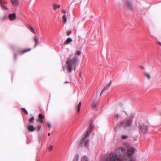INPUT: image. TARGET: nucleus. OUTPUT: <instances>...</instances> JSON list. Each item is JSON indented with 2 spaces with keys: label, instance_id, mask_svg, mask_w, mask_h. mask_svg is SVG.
<instances>
[{
  "label": "nucleus",
  "instance_id": "f257e3e1",
  "mask_svg": "<svg viewBox=\"0 0 161 161\" xmlns=\"http://www.w3.org/2000/svg\"><path fill=\"white\" fill-rule=\"evenodd\" d=\"M66 63L67 64V69L69 72H71L74 67L75 70L76 68V66L78 65V63L79 61V58L77 57H74L72 59L70 57L67 58Z\"/></svg>",
  "mask_w": 161,
  "mask_h": 161
},
{
  "label": "nucleus",
  "instance_id": "f03ea898",
  "mask_svg": "<svg viewBox=\"0 0 161 161\" xmlns=\"http://www.w3.org/2000/svg\"><path fill=\"white\" fill-rule=\"evenodd\" d=\"M132 121L131 119L126 118L123 121L117 124V126L119 128L121 127H123L124 128L128 127L131 125Z\"/></svg>",
  "mask_w": 161,
  "mask_h": 161
},
{
  "label": "nucleus",
  "instance_id": "7ed1b4c3",
  "mask_svg": "<svg viewBox=\"0 0 161 161\" xmlns=\"http://www.w3.org/2000/svg\"><path fill=\"white\" fill-rule=\"evenodd\" d=\"M94 127V125L92 121L90 122V124L89 125V128L86 130V133L84 135V136L82 138V140L81 142V144L84 140H85L86 138L88 136L90 133L91 132L92 129Z\"/></svg>",
  "mask_w": 161,
  "mask_h": 161
},
{
  "label": "nucleus",
  "instance_id": "20e7f679",
  "mask_svg": "<svg viewBox=\"0 0 161 161\" xmlns=\"http://www.w3.org/2000/svg\"><path fill=\"white\" fill-rule=\"evenodd\" d=\"M121 156V155L119 154L118 155H116L113 153H111L109 154V158H107L106 161H118L117 160L120 161L121 160L120 158V156Z\"/></svg>",
  "mask_w": 161,
  "mask_h": 161
},
{
  "label": "nucleus",
  "instance_id": "39448f33",
  "mask_svg": "<svg viewBox=\"0 0 161 161\" xmlns=\"http://www.w3.org/2000/svg\"><path fill=\"white\" fill-rule=\"evenodd\" d=\"M139 128L141 132L143 133H146L148 131V126L144 124L141 123L139 124Z\"/></svg>",
  "mask_w": 161,
  "mask_h": 161
},
{
  "label": "nucleus",
  "instance_id": "423d86ee",
  "mask_svg": "<svg viewBox=\"0 0 161 161\" xmlns=\"http://www.w3.org/2000/svg\"><path fill=\"white\" fill-rule=\"evenodd\" d=\"M134 149L133 147H130L127 150L126 155L130 160L132 159L131 156L134 153Z\"/></svg>",
  "mask_w": 161,
  "mask_h": 161
},
{
  "label": "nucleus",
  "instance_id": "0eeeda50",
  "mask_svg": "<svg viewBox=\"0 0 161 161\" xmlns=\"http://www.w3.org/2000/svg\"><path fill=\"white\" fill-rule=\"evenodd\" d=\"M79 157V155L78 154H76L73 161H78ZM88 158L86 156L83 157L81 158V161H88Z\"/></svg>",
  "mask_w": 161,
  "mask_h": 161
},
{
  "label": "nucleus",
  "instance_id": "6e6552de",
  "mask_svg": "<svg viewBox=\"0 0 161 161\" xmlns=\"http://www.w3.org/2000/svg\"><path fill=\"white\" fill-rule=\"evenodd\" d=\"M125 3L128 9L130 10H132V3L130 1V0H125Z\"/></svg>",
  "mask_w": 161,
  "mask_h": 161
},
{
  "label": "nucleus",
  "instance_id": "1a4fd4ad",
  "mask_svg": "<svg viewBox=\"0 0 161 161\" xmlns=\"http://www.w3.org/2000/svg\"><path fill=\"white\" fill-rule=\"evenodd\" d=\"M86 138L83 141V142H82V143L81 144V142L82 140V139L80 141V144H79V146L81 147L82 146V144L84 142V146L85 147H89V140L88 139H87V140H86Z\"/></svg>",
  "mask_w": 161,
  "mask_h": 161
},
{
  "label": "nucleus",
  "instance_id": "9d476101",
  "mask_svg": "<svg viewBox=\"0 0 161 161\" xmlns=\"http://www.w3.org/2000/svg\"><path fill=\"white\" fill-rule=\"evenodd\" d=\"M27 130L33 132L35 130L36 128L34 127L33 125H28L27 126Z\"/></svg>",
  "mask_w": 161,
  "mask_h": 161
},
{
  "label": "nucleus",
  "instance_id": "9b49d317",
  "mask_svg": "<svg viewBox=\"0 0 161 161\" xmlns=\"http://www.w3.org/2000/svg\"><path fill=\"white\" fill-rule=\"evenodd\" d=\"M112 82V81L111 80L110 81V82L108 84H107L106 86H105L104 87L103 89L102 90V91H101V92L100 93V96H101V95L102 92L104 90H106V89H107L111 85Z\"/></svg>",
  "mask_w": 161,
  "mask_h": 161
},
{
  "label": "nucleus",
  "instance_id": "f8f14e48",
  "mask_svg": "<svg viewBox=\"0 0 161 161\" xmlns=\"http://www.w3.org/2000/svg\"><path fill=\"white\" fill-rule=\"evenodd\" d=\"M9 18L10 20H14L16 18V14L15 13L10 14Z\"/></svg>",
  "mask_w": 161,
  "mask_h": 161
},
{
  "label": "nucleus",
  "instance_id": "ddd939ff",
  "mask_svg": "<svg viewBox=\"0 0 161 161\" xmlns=\"http://www.w3.org/2000/svg\"><path fill=\"white\" fill-rule=\"evenodd\" d=\"M14 6H17L18 5V0H10Z\"/></svg>",
  "mask_w": 161,
  "mask_h": 161
},
{
  "label": "nucleus",
  "instance_id": "4468645a",
  "mask_svg": "<svg viewBox=\"0 0 161 161\" xmlns=\"http://www.w3.org/2000/svg\"><path fill=\"white\" fill-rule=\"evenodd\" d=\"M33 39L34 40L35 42V44L34 46V47H35L38 44L39 41L38 39L37 38L36 36H34Z\"/></svg>",
  "mask_w": 161,
  "mask_h": 161
},
{
  "label": "nucleus",
  "instance_id": "2eb2a0df",
  "mask_svg": "<svg viewBox=\"0 0 161 161\" xmlns=\"http://www.w3.org/2000/svg\"><path fill=\"white\" fill-rule=\"evenodd\" d=\"M81 105V102H80L78 105H75V109L76 110H77L78 112H80V107Z\"/></svg>",
  "mask_w": 161,
  "mask_h": 161
},
{
  "label": "nucleus",
  "instance_id": "dca6fc26",
  "mask_svg": "<svg viewBox=\"0 0 161 161\" xmlns=\"http://www.w3.org/2000/svg\"><path fill=\"white\" fill-rule=\"evenodd\" d=\"M72 41V40L71 38L70 37L68 38L66 41H65V43L69 44Z\"/></svg>",
  "mask_w": 161,
  "mask_h": 161
},
{
  "label": "nucleus",
  "instance_id": "f3484780",
  "mask_svg": "<svg viewBox=\"0 0 161 161\" xmlns=\"http://www.w3.org/2000/svg\"><path fill=\"white\" fill-rule=\"evenodd\" d=\"M53 6V9L54 10H57V8H59L60 7L59 5H57L56 4H54Z\"/></svg>",
  "mask_w": 161,
  "mask_h": 161
},
{
  "label": "nucleus",
  "instance_id": "a211bd4d",
  "mask_svg": "<svg viewBox=\"0 0 161 161\" xmlns=\"http://www.w3.org/2000/svg\"><path fill=\"white\" fill-rule=\"evenodd\" d=\"M31 50V48H28V49H26L24 50L21 52L20 53L21 54H22L25 53H26L27 52Z\"/></svg>",
  "mask_w": 161,
  "mask_h": 161
},
{
  "label": "nucleus",
  "instance_id": "6ab92c4d",
  "mask_svg": "<svg viewBox=\"0 0 161 161\" xmlns=\"http://www.w3.org/2000/svg\"><path fill=\"white\" fill-rule=\"evenodd\" d=\"M28 29L31 31L34 34H36V32L34 31V28L31 26H29L28 27Z\"/></svg>",
  "mask_w": 161,
  "mask_h": 161
},
{
  "label": "nucleus",
  "instance_id": "aec40b11",
  "mask_svg": "<svg viewBox=\"0 0 161 161\" xmlns=\"http://www.w3.org/2000/svg\"><path fill=\"white\" fill-rule=\"evenodd\" d=\"M98 104V103H97L94 102L92 105V108L93 109L96 108Z\"/></svg>",
  "mask_w": 161,
  "mask_h": 161
},
{
  "label": "nucleus",
  "instance_id": "412c9836",
  "mask_svg": "<svg viewBox=\"0 0 161 161\" xmlns=\"http://www.w3.org/2000/svg\"><path fill=\"white\" fill-rule=\"evenodd\" d=\"M39 119H43L44 118L45 116L43 114H42L40 113L39 115Z\"/></svg>",
  "mask_w": 161,
  "mask_h": 161
},
{
  "label": "nucleus",
  "instance_id": "4be33fe9",
  "mask_svg": "<svg viewBox=\"0 0 161 161\" xmlns=\"http://www.w3.org/2000/svg\"><path fill=\"white\" fill-rule=\"evenodd\" d=\"M63 20L64 21V22L65 23H66L67 22V18L66 16L65 15H64L63 16Z\"/></svg>",
  "mask_w": 161,
  "mask_h": 161
},
{
  "label": "nucleus",
  "instance_id": "5701e85b",
  "mask_svg": "<svg viewBox=\"0 0 161 161\" xmlns=\"http://www.w3.org/2000/svg\"><path fill=\"white\" fill-rule=\"evenodd\" d=\"M135 114L134 113H132L129 116V119H131L133 120V118L134 117Z\"/></svg>",
  "mask_w": 161,
  "mask_h": 161
},
{
  "label": "nucleus",
  "instance_id": "b1692460",
  "mask_svg": "<svg viewBox=\"0 0 161 161\" xmlns=\"http://www.w3.org/2000/svg\"><path fill=\"white\" fill-rule=\"evenodd\" d=\"M34 117H31L29 119V122L31 123H32L33 122L34 120Z\"/></svg>",
  "mask_w": 161,
  "mask_h": 161
},
{
  "label": "nucleus",
  "instance_id": "393cba45",
  "mask_svg": "<svg viewBox=\"0 0 161 161\" xmlns=\"http://www.w3.org/2000/svg\"><path fill=\"white\" fill-rule=\"evenodd\" d=\"M22 109L26 114H28V111L25 108H22Z\"/></svg>",
  "mask_w": 161,
  "mask_h": 161
},
{
  "label": "nucleus",
  "instance_id": "a878e982",
  "mask_svg": "<svg viewBox=\"0 0 161 161\" xmlns=\"http://www.w3.org/2000/svg\"><path fill=\"white\" fill-rule=\"evenodd\" d=\"M53 146L52 145H51V146H50L48 148V150L49 151H51L53 148Z\"/></svg>",
  "mask_w": 161,
  "mask_h": 161
},
{
  "label": "nucleus",
  "instance_id": "bb28decb",
  "mask_svg": "<svg viewBox=\"0 0 161 161\" xmlns=\"http://www.w3.org/2000/svg\"><path fill=\"white\" fill-rule=\"evenodd\" d=\"M3 10H7L8 9V8L5 6H3V5H2L1 6Z\"/></svg>",
  "mask_w": 161,
  "mask_h": 161
},
{
  "label": "nucleus",
  "instance_id": "cd10ccee",
  "mask_svg": "<svg viewBox=\"0 0 161 161\" xmlns=\"http://www.w3.org/2000/svg\"><path fill=\"white\" fill-rule=\"evenodd\" d=\"M122 138L123 139H125L127 138V135H123L122 136Z\"/></svg>",
  "mask_w": 161,
  "mask_h": 161
},
{
  "label": "nucleus",
  "instance_id": "c85d7f7f",
  "mask_svg": "<svg viewBox=\"0 0 161 161\" xmlns=\"http://www.w3.org/2000/svg\"><path fill=\"white\" fill-rule=\"evenodd\" d=\"M40 121V122L41 123H43V119H37V122H38V121Z\"/></svg>",
  "mask_w": 161,
  "mask_h": 161
},
{
  "label": "nucleus",
  "instance_id": "c756f323",
  "mask_svg": "<svg viewBox=\"0 0 161 161\" xmlns=\"http://www.w3.org/2000/svg\"><path fill=\"white\" fill-rule=\"evenodd\" d=\"M145 75L147 77L148 79H149L150 78V76L149 74L148 73H146Z\"/></svg>",
  "mask_w": 161,
  "mask_h": 161
},
{
  "label": "nucleus",
  "instance_id": "7c9ffc66",
  "mask_svg": "<svg viewBox=\"0 0 161 161\" xmlns=\"http://www.w3.org/2000/svg\"><path fill=\"white\" fill-rule=\"evenodd\" d=\"M81 54V53L80 51H77L76 54L77 55H80Z\"/></svg>",
  "mask_w": 161,
  "mask_h": 161
},
{
  "label": "nucleus",
  "instance_id": "2f4dec72",
  "mask_svg": "<svg viewBox=\"0 0 161 161\" xmlns=\"http://www.w3.org/2000/svg\"><path fill=\"white\" fill-rule=\"evenodd\" d=\"M72 33V32L71 31H68V32L67 33V35L68 36H69L70 34H71Z\"/></svg>",
  "mask_w": 161,
  "mask_h": 161
},
{
  "label": "nucleus",
  "instance_id": "473e14b6",
  "mask_svg": "<svg viewBox=\"0 0 161 161\" xmlns=\"http://www.w3.org/2000/svg\"><path fill=\"white\" fill-rule=\"evenodd\" d=\"M37 131H39V130H40L41 129V126L40 125H38L37 126Z\"/></svg>",
  "mask_w": 161,
  "mask_h": 161
},
{
  "label": "nucleus",
  "instance_id": "72a5a7b5",
  "mask_svg": "<svg viewBox=\"0 0 161 161\" xmlns=\"http://www.w3.org/2000/svg\"><path fill=\"white\" fill-rule=\"evenodd\" d=\"M115 117L117 119H118L119 117V115L118 114H116L115 115Z\"/></svg>",
  "mask_w": 161,
  "mask_h": 161
},
{
  "label": "nucleus",
  "instance_id": "f704fd0d",
  "mask_svg": "<svg viewBox=\"0 0 161 161\" xmlns=\"http://www.w3.org/2000/svg\"><path fill=\"white\" fill-rule=\"evenodd\" d=\"M38 140L39 141L41 140V136L40 135H38Z\"/></svg>",
  "mask_w": 161,
  "mask_h": 161
},
{
  "label": "nucleus",
  "instance_id": "c9c22d12",
  "mask_svg": "<svg viewBox=\"0 0 161 161\" xmlns=\"http://www.w3.org/2000/svg\"><path fill=\"white\" fill-rule=\"evenodd\" d=\"M47 126H48V127L49 128H51V125L49 123H47Z\"/></svg>",
  "mask_w": 161,
  "mask_h": 161
},
{
  "label": "nucleus",
  "instance_id": "e433bc0d",
  "mask_svg": "<svg viewBox=\"0 0 161 161\" xmlns=\"http://www.w3.org/2000/svg\"><path fill=\"white\" fill-rule=\"evenodd\" d=\"M14 58L15 60L16 59V55L15 54H14Z\"/></svg>",
  "mask_w": 161,
  "mask_h": 161
},
{
  "label": "nucleus",
  "instance_id": "4c0bfd02",
  "mask_svg": "<svg viewBox=\"0 0 161 161\" xmlns=\"http://www.w3.org/2000/svg\"><path fill=\"white\" fill-rule=\"evenodd\" d=\"M62 12L64 14H65L66 12V11L65 10H63L62 11Z\"/></svg>",
  "mask_w": 161,
  "mask_h": 161
},
{
  "label": "nucleus",
  "instance_id": "58836bf2",
  "mask_svg": "<svg viewBox=\"0 0 161 161\" xmlns=\"http://www.w3.org/2000/svg\"><path fill=\"white\" fill-rule=\"evenodd\" d=\"M159 44L161 46V42H158Z\"/></svg>",
  "mask_w": 161,
  "mask_h": 161
},
{
  "label": "nucleus",
  "instance_id": "ea45409f",
  "mask_svg": "<svg viewBox=\"0 0 161 161\" xmlns=\"http://www.w3.org/2000/svg\"><path fill=\"white\" fill-rule=\"evenodd\" d=\"M125 114H126L127 115H128V114H127V112H126L125 111Z\"/></svg>",
  "mask_w": 161,
  "mask_h": 161
},
{
  "label": "nucleus",
  "instance_id": "a19ab883",
  "mask_svg": "<svg viewBox=\"0 0 161 161\" xmlns=\"http://www.w3.org/2000/svg\"><path fill=\"white\" fill-rule=\"evenodd\" d=\"M50 135V133H48V136H49Z\"/></svg>",
  "mask_w": 161,
  "mask_h": 161
},
{
  "label": "nucleus",
  "instance_id": "79ce46f5",
  "mask_svg": "<svg viewBox=\"0 0 161 161\" xmlns=\"http://www.w3.org/2000/svg\"><path fill=\"white\" fill-rule=\"evenodd\" d=\"M81 73L80 72V73H79V75L80 76H81Z\"/></svg>",
  "mask_w": 161,
  "mask_h": 161
},
{
  "label": "nucleus",
  "instance_id": "37998d69",
  "mask_svg": "<svg viewBox=\"0 0 161 161\" xmlns=\"http://www.w3.org/2000/svg\"><path fill=\"white\" fill-rule=\"evenodd\" d=\"M142 69H143L144 68V67H143V66H141V67Z\"/></svg>",
  "mask_w": 161,
  "mask_h": 161
},
{
  "label": "nucleus",
  "instance_id": "c03bdc74",
  "mask_svg": "<svg viewBox=\"0 0 161 161\" xmlns=\"http://www.w3.org/2000/svg\"><path fill=\"white\" fill-rule=\"evenodd\" d=\"M130 161H133L132 160V159H130Z\"/></svg>",
  "mask_w": 161,
  "mask_h": 161
},
{
  "label": "nucleus",
  "instance_id": "a18cd8bd",
  "mask_svg": "<svg viewBox=\"0 0 161 161\" xmlns=\"http://www.w3.org/2000/svg\"><path fill=\"white\" fill-rule=\"evenodd\" d=\"M65 82V83H68L69 82H67V81H66V82Z\"/></svg>",
  "mask_w": 161,
  "mask_h": 161
},
{
  "label": "nucleus",
  "instance_id": "49530a36",
  "mask_svg": "<svg viewBox=\"0 0 161 161\" xmlns=\"http://www.w3.org/2000/svg\"><path fill=\"white\" fill-rule=\"evenodd\" d=\"M1 0H0V1H1Z\"/></svg>",
  "mask_w": 161,
  "mask_h": 161
}]
</instances>
